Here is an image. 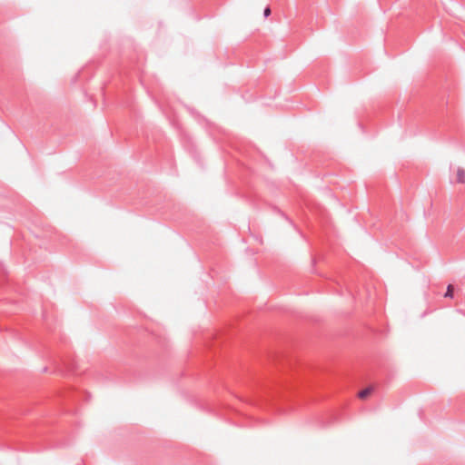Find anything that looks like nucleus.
Returning <instances> with one entry per match:
<instances>
[{
  "instance_id": "f257e3e1",
  "label": "nucleus",
  "mask_w": 465,
  "mask_h": 465,
  "mask_svg": "<svg viewBox=\"0 0 465 465\" xmlns=\"http://www.w3.org/2000/svg\"><path fill=\"white\" fill-rule=\"evenodd\" d=\"M457 182L460 183H465V170H463L462 168H458Z\"/></svg>"
},
{
  "instance_id": "f03ea898",
  "label": "nucleus",
  "mask_w": 465,
  "mask_h": 465,
  "mask_svg": "<svg viewBox=\"0 0 465 465\" xmlns=\"http://www.w3.org/2000/svg\"><path fill=\"white\" fill-rule=\"evenodd\" d=\"M371 391H372V389L371 387L366 388L359 392V397L361 399H364L371 392Z\"/></svg>"
},
{
  "instance_id": "7ed1b4c3",
  "label": "nucleus",
  "mask_w": 465,
  "mask_h": 465,
  "mask_svg": "<svg viewBox=\"0 0 465 465\" xmlns=\"http://www.w3.org/2000/svg\"><path fill=\"white\" fill-rule=\"evenodd\" d=\"M445 297L452 298L453 297V287L452 285L449 284L447 287V291L445 292Z\"/></svg>"
},
{
  "instance_id": "20e7f679",
  "label": "nucleus",
  "mask_w": 465,
  "mask_h": 465,
  "mask_svg": "<svg viewBox=\"0 0 465 465\" xmlns=\"http://www.w3.org/2000/svg\"><path fill=\"white\" fill-rule=\"evenodd\" d=\"M263 15L265 17H268L271 15V8L269 6L265 7Z\"/></svg>"
}]
</instances>
